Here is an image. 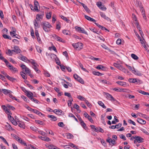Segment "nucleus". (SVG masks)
Wrapping results in <instances>:
<instances>
[{
    "label": "nucleus",
    "instance_id": "423d86ee",
    "mask_svg": "<svg viewBox=\"0 0 149 149\" xmlns=\"http://www.w3.org/2000/svg\"><path fill=\"white\" fill-rule=\"evenodd\" d=\"M34 8L33 9V11H36L37 12L39 11V10L38 9V6L39 5V3L37 1H34Z\"/></svg>",
    "mask_w": 149,
    "mask_h": 149
},
{
    "label": "nucleus",
    "instance_id": "7ed1b4c3",
    "mask_svg": "<svg viewBox=\"0 0 149 149\" xmlns=\"http://www.w3.org/2000/svg\"><path fill=\"white\" fill-rule=\"evenodd\" d=\"M103 93L104 94H105L106 95V98H107V99L111 101H116V99L110 94L106 92H104Z\"/></svg>",
    "mask_w": 149,
    "mask_h": 149
},
{
    "label": "nucleus",
    "instance_id": "680f3d73",
    "mask_svg": "<svg viewBox=\"0 0 149 149\" xmlns=\"http://www.w3.org/2000/svg\"><path fill=\"white\" fill-rule=\"evenodd\" d=\"M43 29L46 32H48L50 31L49 28H48L47 27L42 26Z\"/></svg>",
    "mask_w": 149,
    "mask_h": 149
},
{
    "label": "nucleus",
    "instance_id": "338daca9",
    "mask_svg": "<svg viewBox=\"0 0 149 149\" xmlns=\"http://www.w3.org/2000/svg\"><path fill=\"white\" fill-rule=\"evenodd\" d=\"M75 28L76 31H77V32H79V33L80 32L81 28L80 27L76 26L75 27Z\"/></svg>",
    "mask_w": 149,
    "mask_h": 149
},
{
    "label": "nucleus",
    "instance_id": "864d4df0",
    "mask_svg": "<svg viewBox=\"0 0 149 149\" xmlns=\"http://www.w3.org/2000/svg\"><path fill=\"white\" fill-rule=\"evenodd\" d=\"M63 33L65 35H69L70 32L69 31H67L66 30H64L62 31Z\"/></svg>",
    "mask_w": 149,
    "mask_h": 149
},
{
    "label": "nucleus",
    "instance_id": "473e14b6",
    "mask_svg": "<svg viewBox=\"0 0 149 149\" xmlns=\"http://www.w3.org/2000/svg\"><path fill=\"white\" fill-rule=\"evenodd\" d=\"M37 20L36 19H35L34 21V24L36 29L39 27L38 24L37 22Z\"/></svg>",
    "mask_w": 149,
    "mask_h": 149
},
{
    "label": "nucleus",
    "instance_id": "4468645a",
    "mask_svg": "<svg viewBox=\"0 0 149 149\" xmlns=\"http://www.w3.org/2000/svg\"><path fill=\"white\" fill-rule=\"evenodd\" d=\"M2 91H3V93L6 95H7L8 94H10V93H12V92L9 90L4 89H2Z\"/></svg>",
    "mask_w": 149,
    "mask_h": 149
},
{
    "label": "nucleus",
    "instance_id": "c85d7f7f",
    "mask_svg": "<svg viewBox=\"0 0 149 149\" xmlns=\"http://www.w3.org/2000/svg\"><path fill=\"white\" fill-rule=\"evenodd\" d=\"M116 83L120 85L123 86H124L126 85V83L120 81H117L116 82Z\"/></svg>",
    "mask_w": 149,
    "mask_h": 149
},
{
    "label": "nucleus",
    "instance_id": "2f4dec72",
    "mask_svg": "<svg viewBox=\"0 0 149 149\" xmlns=\"http://www.w3.org/2000/svg\"><path fill=\"white\" fill-rule=\"evenodd\" d=\"M96 68L98 70H104V67L102 65H98L96 67Z\"/></svg>",
    "mask_w": 149,
    "mask_h": 149
},
{
    "label": "nucleus",
    "instance_id": "4be33fe9",
    "mask_svg": "<svg viewBox=\"0 0 149 149\" xmlns=\"http://www.w3.org/2000/svg\"><path fill=\"white\" fill-rule=\"evenodd\" d=\"M128 81L131 83H135L137 82L136 79L135 78H130Z\"/></svg>",
    "mask_w": 149,
    "mask_h": 149
},
{
    "label": "nucleus",
    "instance_id": "dca6fc26",
    "mask_svg": "<svg viewBox=\"0 0 149 149\" xmlns=\"http://www.w3.org/2000/svg\"><path fill=\"white\" fill-rule=\"evenodd\" d=\"M113 65L114 67H116L118 69L120 70L122 68L123 66L119 64L116 63H114Z\"/></svg>",
    "mask_w": 149,
    "mask_h": 149
},
{
    "label": "nucleus",
    "instance_id": "393cba45",
    "mask_svg": "<svg viewBox=\"0 0 149 149\" xmlns=\"http://www.w3.org/2000/svg\"><path fill=\"white\" fill-rule=\"evenodd\" d=\"M97 103L98 104L102 107V108L104 109H106V107L104 105V104L102 102L99 101Z\"/></svg>",
    "mask_w": 149,
    "mask_h": 149
},
{
    "label": "nucleus",
    "instance_id": "bb28decb",
    "mask_svg": "<svg viewBox=\"0 0 149 149\" xmlns=\"http://www.w3.org/2000/svg\"><path fill=\"white\" fill-rule=\"evenodd\" d=\"M92 73L94 75L98 76H101L103 75L100 72H99L95 71H93Z\"/></svg>",
    "mask_w": 149,
    "mask_h": 149
},
{
    "label": "nucleus",
    "instance_id": "de8ad7c7",
    "mask_svg": "<svg viewBox=\"0 0 149 149\" xmlns=\"http://www.w3.org/2000/svg\"><path fill=\"white\" fill-rule=\"evenodd\" d=\"M49 55L52 59L55 58L57 57V56L56 55L53 54H51Z\"/></svg>",
    "mask_w": 149,
    "mask_h": 149
},
{
    "label": "nucleus",
    "instance_id": "f257e3e1",
    "mask_svg": "<svg viewBox=\"0 0 149 149\" xmlns=\"http://www.w3.org/2000/svg\"><path fill=\"white\" fill-rule=\"evenodd\" d=\"M72 45L74 48L78 50H80L83 48V44L81 42H78L76 43L73 44Z\"/></svg>",
    "mask_w": 149,
    "mask_h": 149
},
{
    "label": "nucleus",
    "instance_id": "1a4fd4ad",
    "mask_svg": "<svg viewBox=\"0 0 149 149\" xmlns=\"http://www.w3.org/2000/svg\"><path fill=\"white\" fill-rule=\"evenodd\" d=\"M53 112L56 114L61 115L63 114V112L61 110L55 109Z\"/></svg>",
    "mask_w": 149,
    "mask_h": 149
},
{
    "label": "nucleus",
    "instance_id": "a878e982",
    "mask_svg": "<svg viewBox=\"0 0 149 149\" xmlns=\"http://www.w3.org/2000/svg\"><path fill=\"white\" fill-rule=\"evenodd\" d=\"M6 75L7 76V78L11 81L13 82L14 81L16 80V79L13 78V77H10L8 75Z\"/></svg>",
    "mask_w": 149,
    "mask_h": 149
},
{
    "label": "nucleus",
    "instance_id": "0e129e2a",
    "mask_svg": "<svg viewBox=\"0 0 149 149\" xmlns=\"http://www.w3.org/2000/svg\"><path fill=\"white\" fill-rule=\"evenodd\" d=\"M119 136L120 138L123 139L124 141L126 140V139L125 136L123 134H120Z\"/></svg>",
    "mask_w": 149,
    "mask_h": 149
},
{
    "label": "nucleus",
    "instance_id": "f3484780",
    "mask_svg": "<svg viewBox=\"0 0 149 149\" xmlns=\"http://www.w3.org/2000/svg\"><path fill=\"white\" fill-rule=\"evenodd\" d=\"M132 72L135 75L139 76H141L142 75V74L138 70H136L135 69L134 70H132Z\"/></svg>",
    "mask_w": 149,
    "mask_h": 149
},
{
    "label": "nucleus",
    "instance_id": "6e6552de",
    "mask_svg": "<svg viewBox=\"0 0 149 149\" xmlns=\"http://www.w3.org/2000/svg\"><path fill=\"white\" fill-rule=\"evenodd\" d=\"M52 37H53L54 39L58 41L63 42L62 41V39L58 36L56 34H54L52 35Z\"/></svg>",
    "mask_w": 149,
    "mask_h": 149
},
{
    "label": "nucleus",
    "instance_id": "8fccbe9b",
    "mask_svg": "<svg viewBox=\"0 0 149 149\" xmlns=\"http://www.w3.org/2000/svg\"><path fill=\"white\" fill-rule=\"evenodd\" d=\"M0 138L2 139L3 141L8 146H9V144L7 142L6 140V139L4 138L3 136H0Z\"/></svg>",
    "mask_w": 149,
    "mask_h": 149
},
{
    "label": "nucleus",
    "instance_id": "e433bc0d",
    "mask_svg": "<svg viewBox=\"0 0 149 149\" xmlns=\"http://www.w3.org/2000/svg\"><path fill=\"white\" fill-rule=\"evenodd\" d=\"M131 57L135 60H137L139 59V57L135 54H131Z\"/></svg>",
    "mask_w": 149,
    "mask_h": 149
},
{
    "label": "nucleus",
    "instance_id": "09e8293b",
    "mask_svg": "<svg viewBox=\"0 0 149 149\" xmlns=\"http://www.w3.org/2000/svg\"><path fill=\"white\" fill-rule=\"evenodd\" d=\"M23 71H25L27 74H30V70L27 67Z\"/></svg>",
    "mask_w": 149,
    "mask_h": 149
},
{
    "label": "nucleus",
    "instance_id": "c9c22d12",
    "mask_svg": "<svg viewBox=\"0 0 149 149\" xmlns=\"http://www.w3.org/2000/svg\"><path fill=\"white\" fill-rule=\"evenodd\" d=\"M35 122L36 123L41 125H44V123L42 121L36 120H35Z\"/></svg>",
    "mask_w": 149,
    "mask_h": 149
},
{
    "label": "nucleus",
    "instance_id": "9d476101",
    "mask_svg": "<svg viewBox=\"0 0 149 149\" xmlns=\"http://www.w3.org/2000/svg\"><path fill=\"white\" fill-rule=\"evenodd\" d=\"M44 14L43 13L40 14H38L36 15V19L37 20L40 21V19H42L43 17L44 16Z\"/></svg>",
    "mask_w": 149,
    "mask_h": 149
},
{
    "label": "nucleus",
    "instance_id": "cd10ccee",
    "mask_svg": "<svg viewBox=\"0 0 149 149\" xmlns=\"http://www.w3.org/2000/svg\"><path fill=\"white\" fill-rule=\"evenodd\" d=\"M113 91H116L117 92H125V91H124L125 89H118V88H114L113 89Z\"/></svg>",
    "mask_w": 149,
    "mask_h": 149
},
{
    "label": "nucleus",
    "instance_id": "e2e57ef3",
    "mask_svg": "<svg viewBox=\"0 0 149 149\" xmlns=\"http://www.w3.org/2000/svg\"><path fill=\"white\" fill-rule=\"evenodd\" d=\"M128 122L130 124H132L134 125H136L135 123L131 119L128 120Z\"/></svg>",
    "mask_w": 149,
    "mask_h": 149
},
{
    "label": "nucleus",
    "instance_id": "aec40b11",
    "mask_svg": "<svg viewBox=\"0 0 149 149\" xmlns=\"http://www.w3.org/2000/svg\"><path fill=\"white\" fill-rule=\"evenodd\" d=\"M14 48L16 52V54H17L20 53L21 50L18 46H15L14 47Z\"/></svg>",
    "mask_w": 149,
    "mask_h": 149
},
{
    "label": "nucleus",
    "instance_id": "a19ab883",
    "mask_svg": "<svg viewBox=\"0 0 149 149\" xmlns=\"http://www.w3.org/2000/svg\"><path fill=\"white\" fill-rule=\"evenodd\" d=\"M19 140H18L17 141L20 143L22 144H24V146L26 145V144L25 143L24 141L21 138H19Z\"/></svg>",
    "mask_w": 149,
    "mask_h": 149
},
{
    "label": "nucleus",
    "instance_id": "79ce46f5",
    "mask_svg": "<svg viewBox=\"0 0 149 149\" xmlns=\"http://www.w3.org/2000/svg\"><path fill=\"white\" fill-rule=\"evenodd\" d=\"M9 96L10 97L12 98V99L15 100L16 101L18 102V101L19 100L16 99L15 97L14 96H13V95H12L11 94H9Z\"/></svg>",
    "mask_w": 149,
    "mask_h": 149
},
{
    "label": "nucleus",
    "instance_id": "412c9836",
    "mask_svg": "<svg viewBox=\"0 0 149 149\" xmlns=\"http://www.w3.org/2000/svg\"><path fill=\"white\" fill-rule=\"evenodd\" d=\"M32 112L40 116L41 115H44L41 113L36 109H33Z\"/></svg>",
    "mask_w": 149,
    "mask_h": 149
},
{
    "label": "nucleus",
    "instance_id": "f03ea898",
    "mask_svg": "<svg viewBox=\"0 0 149 149\" xmlns=\"http://www.w3.org/2000/svg\"><path fill=\"white\" fill-rule=\"evenodd\" d=\"M73 77L74 79L77 81L81 83L82 84H84V81L83 79L80 77L78 76L77 74H75L74 75Z\"/></svg>",
    "mask_w": 149,
    "mask_h": 149
},
{
    "label": "nucleus",
    "instance_id": "f8f14e48",
    "mask_svg": "<svg viewBox=\"0 0 149 149\" xmlns=\"http://www.w3.org/2000/svg\"><path fill=\"white\" fill-rule=\"evenodd\" d=\"M138 4L137 3L136 5L137 6H139L140 9L141 11L142 14L143 13H145V10L143 8V7L141 5V3H139V2H138Z\"/></svg>",
    "mask_w": 149,
    "mask_h": 149
},
{
    "label": "nucleus",
    "instance_id": "b1692460",
    "mask_svg": "<svg viewBox=\"0 0 149 149\" xmlns=\"http://www.w3.org/2000/svg\"><path fill=\"white\" fill-rule=\"evenodd\" d=\"M27 93V96L28 97H29L30 99L33 97V94L32 92L30 91H28L27 92V93Z\"/></svg>",
    "mask_w": 149,
    "mask_h": 149
},
{
    "label": "nucleus",
    "instance_id": "2eb2a0df",
    "mask_svg": "<svg viewBox=\"0 0 149 149\" xmlns=\"http://www.w3.org/2000/svg\"><path fill=\"white\" fill-rule=\"evenodd\" d=\"M100 15L102 18L107 20H109L110 19L109 17L106 16L104 13L102 12H100Z\"/></svg>",
    "mask_w": 149,
    "mask_h": 149
},
{
    "label": "nucleus",
    "instance_id": "774afa93",
    "mask_svg": "<svg viewBox=\"0 0 149 149\" xmlns=\"http://www.w3.org/2000/svg\"><path fill=\"white\" fill-rule=\"evenodd\" d=\"M6 54H8L10 56H12L13 54L11 50L9 49H8V52L6 53Z\"/></svg>",
    "mask_w": 149,
    "mask_h": 149
},
{
    "label": "nucleus",
    "instance_id": "bf43d9fd",
    "mask_svg": "<svg viewBox=\"0 0 149 149\" xmlns=\"http://www.w3.org/2000/svg\"><path fill=\"white\" fill-rule=\"evenodd\" d=\"M10 69L11 70L13 71H17V69L15 68H14V67H13L12 65H11L10 67Z\"/></svg>",
    "mask_w": 149,
    "mask_h": 149
},
{
    "label": "nucleus",
    "instance_id": "6ab92c4d",
    "mask_svg": "<svg viewBox=\"0 0 149 149\" xmlns=\"http://www.w3.org/2000/svg\"><path fill=\"white\" fill-rule=\"evenodd\" d=\"M80 123L82 127L85 130H86L88 129V127L86 126V124L83 121L80 122Z\"/></svg>",
    "mask_w": 149,
    "mask_h": 149
},
{
    "label": "nucleus",
    "instance_id": "ddd939ff",
    "mask_svg": "<svg viewBox=\"0 0 149 149\" xmlns=\"http://www.w3.org/2000/svg\"><path fill=\"white\" fill-rule=\"evenodd\" d=\"M137 121L140 124H142L144 125L146 123V121L145 120H144L140 118H137Z\"/></svg>",
    "mask_w": 149,
    "mask_h": 149
},
{
    "label": "nucleus",
    "instance_id": "72a5a7b5",
    "mask_svg": "<svg viewBox=\"0 0 149 149\" xmlns=\"http://www.w3.org/2000/svg\"><path fill=\"white\" fill-rule=\"evenodd\" d=\"M20 74L24 79H27V77L26 76V74L24 73L21 72Z\"/></svg>",
    "mask_w": 149,
    "mask_h": 149
},
{
    "label": "nucleus",
    "instance_id": "a18cd8bd",
    "mask_svg": "<svg viewBox=\"0 0 149 149\" xmlns=\"http://www.w3.org/2000/svg\"><path fill=\"white\" fill-rule=\"evenodd\" d=\"M67 137L68 139H71L73 138L74 136L72 134L69 133L67 135Z\"/></svg>",
    "mask_w": 149,
    "mask_h": 149
},
{
    "label": "nucleus",
    "instance_id": "69168bd1",
    "mask_svg": "<svg viewBox=\"0 0 149 149\" xmlns=\"http://www.w3.org/2000/svg\"><path fill=\"white\" fill-rule=\"evenodd\" d=\"M96 5L99 8L102 6V2L101 1H99L97 2L96 3Z\"/></svg>",
    "mask_w": 149,
    "mask_h": 149
},
{
    "label": "nucleus",
    "instance_id": "20e7f679",
    "mask_svg": "<svg viewBox=\"0 0 149 149\" xmlns=\"http://www.w3.org/2000/svg\"><path fill=\"white\" fill-rule=\"evenodd\" d=\"M41 24L42 26L47 27L48 28H49L52 27V26L48 22H43Z\"/></svg>",
    "mask_w": 149,
    "mask_h": 149
},
{
    "label": "nucleus",
    "instance_id": "ea45409f",
    "mask_svg": "<svg viewBox=\"0 0 149 149\" xmlns=\"http://www.w3.org/2000/svg\"><path fill=\"white\" fill-rule=\"evenodd\" d=\"M89 29L91 31H93L94 33H96L97 34H99L98 33V31H97L96 29L95 28H89Z\"/></svg>",
    "mask_w": 149,
    "mask_h": 149
},
{
    "label": "nucleus",
    "instance_id": "9b49d317",
    "mask_svg": "<svg viewBox=\"0 0 149 149\" xmlns=\"http://www.w3.org/2000/svg\"><path fill=\"white\" fill-rule=\"evenodd\" d=\"M136 140L139 143H142L143 142L144 139L139 136H136Z\"/></svg>",
    "mask_w": 149,
    "mask_h": 149
},
{
    "label": "nucleus",
    "instance_id": "7c9ffc66",
    "mask_svg": "<svg viewBox=\"0 0 149 149\" xmlns=\"http://www.w3.org/2000/svg\"><path fill=\"white\" fill-rule=\"evenodd\" d=\"M77 98L78 99H79L83 101H85L86 99L85 98L82 96H81V95H77Z\"/></svg>",
    "mask_w": 149,
    "mask_h": 149
},
{
    "label": "nucleus",
    "instance_id": "603ef678",
    "mask_svg": "<svg viewBox=\"0 0 149 149\" xmlns=\"http://www.w3.org/2000/svg\"><path fill=\"white\" fill-rule=\"evenodd\" d=\"M84 102L86 103V104H87V105L88 107H89V108H91V107L92 105L90 103H89V102H88V101L87 100H86Z\"/></svg>",
    "mask_w": 149,
    "mask_h": 149
},
{
    "label": "nucleus",
    "instance_id": "4d7b16f0",
    "mask_svg": "<svg viewBox=\"0 0 149 149\" xmlns=\"http://www.w3.org/2000/svg\"><path fill=\"white\" fill-rule=\"evenodd\" d=\"M80 33H82L85 34L86 35L88 34L87 32L83 28H81V31Z\"/></svg>",
    "mask_w": 149,
    "mask_h": 149
},
{
    "label": "nucleus",
    "instance_id": "37998d69",
    "mask_svg": "<svg viewBox=\"0 0 149 149\" xmlns=\"http://www.w3.org/2000/svg\"><path fill=\"white\" fill-rule=\"evenodd\" d=\"M30 129L36 132L38 131V129L35 126H32L30 127Z\"/></svg>",
    "mask_w": 149,
    "mask_h": 149
},
{
    "label": "nucleus",
    "instance_id": "49530a36",
    "mask_svg": "<svg viewBox=\"0 0 149 149\" xmlns=\"http://www.w3.org/2000/svg\"><path fill=\"white\" fill-rule=\"evenodd\" d=\"M52 15V13L49 12V13H47L46 15V17L48 19H49L51 18Z\"/></svg>",
    "mask_w": 149,
    "mask_h": 149
},
{
    "label": "nucleus",
    "instance_id": "0eeeda50",
    "mask_svg": "<svg viewBox=\"0 0 149 149\" xmlns=\"http://www.w3.org/2000/svg\"><path fill=\"white\" fill-rule=\"evenodd\" d=\"M84 115L86 118H88V119L91 123H94V121L93 119L91 117L89 116L86 112H85L84 114Z\"/></svg>",
    "mask_w": 149,
    "mask_h": 149
},
{
    "label": "nucleus",
    "instance_id": "052dcab7",
    "mask_svg": "<svg viewBox=\"0 0 149 149\" xmlns=\"http://www.w3.org/2000/svg\"><path fill=\"white\" fill-rule=\"evenodd\" d=\"M58 125L59 126L61 127H63L65 126V125L62 122H60L58 123Z\"/></svg>",
    "mask_w": 149,
    "mask_h": 149
},
{
    "label": "nucleus",
    "instance_id": "f704fd0d",
    "mask_svg": "<svg viewBox=\"0 0 149 149\" xmlns=\"http://www.w3.org/2000/svg\"><path fill=\"white\" fill-rule=\"evenodd\" d=\"M31 63L34 66L33 67H36L38 66V65L37 63L35 62V61L34 60H32V61L31 62Z\"/></svg>",
    "mask_w": 149,
    "mask_h": 149
},
{
    "label": "nucleus",
    "instance_id": "5701e85b",
    "mask_svg": "<svg viewBox=\"0 0 149 149\" xmlns=\"http://www.w3.org/2000/svg\"><path fill=\"white\" fill-rule=\"evenodd\" d=\"M20 59L22 61L25 62L26 61V60L28 61L29 62H30V61L28 60L26 57L22 55H21L20 57Z\"/></svg>",
    "mask_w": 149,
    "mask_h": 149
},
{
    "label": "nucleus",
    "instance_id": "5fc2aeb1",
    "mask_svg": "<svg viewBox=\"0 0 149 149\" xmlns=\"http://www.w3.org/2000/svg\"><path fill=\"white\" fill-rule=\"evenodd\" d=\"M7 107H8L10 109L12 110H14L15 108L13 107L9 104H8L7 105Z\"/></svg>",
    "mask_w": 149,
    "mask_h": 149
},
{
    "label": "nucleus",
    "instance_id": "c756f323",
    "mask_svg": "<svg viewBox=\"0 0 149 149\" xmlns=\"http://www.w3.org/2000/svg\"><path fill=\"white\" fill-rule=\"evenodd\" d=\"M18 125L20 127L24 129L25 127V124L23 122H19Z\"/></svg>",
    "mask_w": 149,
    "mask_h": 149
},
{
    "label": "nucleus",
    "instance_id": "13d9d810",
    "mask_svg": "<svg viewBox=\"0 0 149 149\" xmlns=\"http://www.w3.org/2000/svg\"><path fill=\"white\" fill-rule=\"evenodd\" d=\"M15 31L13 30V32L11 31L10 32V35L12 36L13 37H15L16 34H15Z\"/></svg>",
    "mask_w": 149,
    "mask_h": 149
},
{
    "label": "nucleus",
    "instance_id": "a211bd4d",
    "mask_svg": "<svg viewBox=\"0 0 149 149\" xmlns=\"http://www.w3.org/2000/svg\"><path fill=\"white\" fill-rule=\"evenodd\" d=\"M47 117L49 118H51V120L55 121L56 120H57L56 117L54 115H48Z\"/></svg>",
    "mask_w": 149,
    "mask_h": 149
},
{
    "label": "nucleus",
    "instance_id": "6e6d98bb",
    "mask_svg": "<svg viewBox=\"0 0 149 149\" xmlns=\"http://www.w3.org/2000/svg\"><path fill=\"white\" fill-rule=\"evenodd\" d=\"M84 8L85 10L86 11L87 13H90L91 12V11L89 9V8H88L87 6H85Z\"/></svg>",
    "mask_w": 149,
    "mask_h": 149
},
{
    "label": "nucleus",
    "instance_id": "4c0bfd02",
    "mask_svg": "<svg viewBox=\"0 0 149 149\" xmlns=\"http://www.w3.org/2000/svg\"><path fill=\"white\" fill-rule=\"evenodd\" d=\"M68 116L70 117H74V118L76 121H78L77 119L73 114L72 113H69L68 115Z\"/></svg>",
    "mask_w": 149,
    "mask_h": 149
},
{
    "label": "nucleus",
    "instance_id": "c03bdc74",
    "mask_svg": "<svg viewBox=\"0 0 149 149\" xmlns=\"http://www.w3.org/2000/svg\"><path fill=\"white\" fill-rule=\"evenodd\" d=\"M0 59L3 61L4 62L6 63V64L7 63L8 64V61L6 59L4 58V57H3V56H0Z\"/></svg>",
    "mask_w": 149,
    "mask_h": 149
},
{
    "label": "nucleus",
    "instance_id": "39448f33",
    "mask_svg": "<svg viewBox=\"0 0 149 149\" xmlns=\"http://www.w3.org/2000/svg\"><path fill=\"white\" fill-rule=\"evenodd\" d=\"M64 95L65 96H67L70 98V100H68V102H70V105H71L72 102L73 101V99L70 93H69L65 92Z\"/></svg>",
    "mask_w": 149,
    "mask_h": 149
},
{
    "label": "nucleus",
    "instance_id": "3c124183",
    "mask_svg": "<svg viewBox=\"0 0 149 149\" xmlns=\"http://www.w3.org/2000/svg\"><path fill=\"white\" fill-rule=\"evenodd\" d=\"M55 59L56 63L57 64L59 65L61 64L59 60L58 59V58L57 57L55 58Z\"/></svg>",
    "mask_w": 149,
    "mask_h": 149
},
{
    "label": "nucleus",
    "instance_id": "58836bf2",
    "mask_svg": "<svg viewBox=\"0 0 149 149\" xmlns=\"http://www.w3.org/2000/svg\"><path fill=\"white\" fill-rule=\"evenodd\" d=\"M3 36L5 39H8L10 40L11 39V38L10 36L6 34H3Z\"/></svg>",
    "mask_w": 149,
    "mask_h": 149
}]
</instances>
